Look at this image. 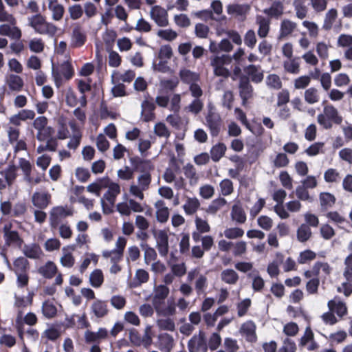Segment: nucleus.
I'll return each instance as SVG.
<instances>
[{
  "instance_id": "f257e3e1",
  "label": "nucleus",
  "mask_w": 352,
  "mask_h": 352,
  "mask_svg": "<svg viewBox=\"0 0 352 352\" xmlns=\"http://www.w3.org/2000/svg\"><path fill=\"white\" fill-rule=\"evenodd\" d=\"M28 25L39 34H47L53 36L57 32V27L47 22L41 14H36L28 18Z\"/></svg>"
},
{
  "instance_id": "f03ea898",
  "label": "nucleus",
  "mask_w": 352,
  "mask_h": 352,
  "mask_svg": "<svg viewBox=\"0 0 352 352\" xmlns=\"http://www.w3.org/2000/svg\"><path fill=\"white\" fill-rule=\"evenodd\" d=\"M151 183V175L149 173H143L138 175L135 182H133L129 189L131 196L142 201L144 199V192L148 190Z\"/></svg>"
},
{
  "instance_id": "7ed1b4c3",
  "label": "nucleus",
  "mask_w": 352,
  "mask_h": 352,
  "mask_svg": "<svg viewBox=\"0 0 352 352\" xmlns=\"http://www.w3.org/2000/svg\"><path fill=\"white\" fill-rule=\"evenodd\" d=\"M210 60L214 76L227 78L231 75L230 71L226 67L232 63L230 55L226 54L214 55L210 57Z\"/></svg>"
},
{
  "instance_id": "20e7f679",
  "label": "nucleus",
  "mask_w": 352,
  "mask_h": 352,
  "mask_svg": "<svg viewBox=\"0 0 352 352\" xmlns=\"http://www.w3.org/2000/svg\"><path fill=\"white\" fill-rule=\"evenodd\" d=\"M206 125L210 130V135L212 137H216L219 135L222 125V119L212 104L208 105Z\"/></svg>"
},
{
  "instance_id": "39448f33",
  "label": "nucleus",
  "mask_w": 352,
  "mask_h": 352,
  "mask_svg": "<svg viewBox=\"0 0 352 352\" xmlns=\"http://www.w3.org/2000/svg\"><path fill=\"white\" fill-rule=\"evenodd\" d=\"M52 78L55 85L60 87L63 80H69L74 75L72 67L68 62L65 61L57 67H52Z\"/></svg>"
},
{
  "instance_id": "423d86ee",
  "label": "nucleus",
  "mask_w": 352,
  "mask_h": 352,
  "mask_svg": "<svg viewBox=\"0 0 352 352\" xmlns=\"http://www.w3.org/2000/svg\"><path fill=\"white\" fill-rule=\"evenodd\" d=\"M129 340L130 342L136 346H144L146 349L148 348L153 342L152 337L151 335V329L147 327L145 329L143 336L135 329L133 328L129 331Z\"/></svg>"
},
{
  "instance_id": "0eeeda50",
  "label": "nucleus",
  "mask_w": 352,
  "mask_h": 352,
  "mask_svg": "<svg viewBox=\"0 0 352 352\" xmlns=\"http://www.w3.org/2000/svg\"><path fill=\"white\" fill-rule=\"evenodd\" d=\"M189 352H207L208 344L205 333L200 330L198 335H194L188 342Z\"/></svg>"
},
{
  "instance_id": "6e6552de",
  "label": "nucleus",
  "mask_w": 352,
  "mask_h": 352,
  "mask_svg": "<svg viewBox=\"0 0 352 352\" xmlns=\"http://www.w3.org/2000/svg\"><path fill=\"white\" fill-rule=\"evenodd\" d=\"M149 15L159 27H166L169 25L168 12L160 6H153L150 10Z\"/></svg>"
},
{
  "instance_id": "1a4fd4ad",
  "label": "nucleus",
  "mask_w": 352,
  "mask_h": 352,
  "mask_svg": "<svg viewBox=\"0 0 352 352\" xmlns=\"http://www.w3.org/2000/svg\"><path fill=\"white\" fill-rule=\"evenodd\" d=\"M170 290L164 285H160L155 287L154 296L152 298L153 306L157 311H159L165 299L168 297Z\"/></svg>"
},
{
  "instance_id": "9d476101",
  "label": "nucleus",
  "mask_w": 352,
  "mask_h": 352,
  "mask_svg": "<svg viewBox=\"0 0 352 352\" xmlns=\"http://www.w3.org/2000/svg\"><path fill=\"white\" fill-rule=\"evenodd\" d=\"M12 224L9 223L3 227V236L6 244L8 246L16 245L19 248H21L23 240L20 237L17 231L11 230Z\"/></svg>"
},
{
  "instance_id": "9b49d317",
  "label": "nucleus",
  "mask_w": 352,
  "mask_h": 352,
  "mask_svg": "<svg viewBox=\"0 0 352 352\" xmlns=\"http://www.w3.org/2000/svg\"><path fill=\"white\" fill-rule=\"evenodd\" d=\"M4 81L9 90L14 92L21 91L24 86V82L22 78L12 73H8L5 76Z\"/></svg>"
},
{
  "instance_id": "f8f14e48",
  "label": "nucleus",
  "mask_w": 352,
  "mask_h": 352,
  "mask_svg": "<svg viewBox=\"0 0 352 352\" xmlns=\"http://www.w3.org/2000/svg\"><path fill=\"white\" fill-rule=\"evenodd\" d=\"M74 209L68 206H58L53 207L50 211V217L52 220H58L72 217Z\"/></svg>"
},
{
  "instance_id": "ddd939ff",
  "label": "nucleus",
  "mask_w": 352,
  "mask_h": 352,
  "mask_svg": "<svg viewBox=\"0 0 352 352\" xmlns=\"http://www.w3.org/2000/svg\"><path fill=\"white\" fill-rule=\"evenodd\" d=\"M106 188H108V190L102 199H103L104 201V199L107 200L112 207L116 202V197L120 192V187L118 184L111 182L107 178V186Z\"/></svg>"
},
{
  "instance_id": "4468645a",
  "label": "nucleus",
  "mask_w": 352,
  "mask_h": 352,
  "mask_svg": "<svg viewBox=\"0 0 352 352\" xmlns=\"http://www.w3.org/2000/svg\"><path fill=\"white\" fill-rule=\"evenodd\" d=\"M51 195L44 191H36L32 197L33 205L38 208H46L50 203Z\"/></svg>"
},
{
  "instance_id": "2eb2a0df",
  "label": "nucleus",
  "mask_w": 352,
  "mask_h": 352,
  "mask_svg": "<svg viewBox=\"0 0 352 352\" xmlns=\"http://www.w3.org/2000/svg\"><path fill=\"white\" fill-rule=\"evenodd\" d=\"M256 24L258 26L257 34L261 38L267 36L270 30L271 20L262 15H257L256 16Z\"/></svg>"
},
{
  "instance_id": "dca6fc26",
  "label": "nucleus",
  "mask_w": 352,
  "mask_h": 352,
  "mask_svg": "<svg viewBox=\"0 0 352 352\" xmlns=\"http://www.w3.org/2000/svg\"><path fill=\"white\" fill-rule=\"evenodd\" d=\"M239 95L242 99V105L246 106L248 100L253 96V89L248 79H241L240 80Z\"/></svg>"
},
{
  "instance_id": "f3484780",
  "label": "nucleus",
  "mask_w": 352,
  "mask_h": 352,
  "mask_svg": "<svg viewBox=\"0 0 352 352\" xmlns=\"http://www.w3.org/2000/svg\"><path fill=\"white\" fill-rule=\"evenodd\" d=\"M86 41V35L81 26L76 24L73 28L71 36V45L74 47H79L84 45Z\"/></svg>"
},
{
  "instance_id": "a211bd4d",
  "label": "nucleus",
  "mask_w": 352,
  "mask_h": 352,
  "mask_svg": "<svg viewBox=\"0 0 352 352\" xmlns=\"http://www.w3.org/2000/svg\"><path fill=\"white\" fill-rule=\"evenodd\" d=\"M308 224H302L297 230V238L300 242H305L309 239L311 236L310 226L317 227L319 221H307Z\"/></svg>"
},
{
  "instance_id": "6ab92c4d",
  "label": "nucleus",
  "mask_w": 352,
  "mask_h": 352,
  "mask_svg": "<svg viewBox=\"0 0 352 352\" xmlns=\"http://www.w3.org/2000/svg\"><path fill=\"white\" fill-rule=\"evenodd\" d=\"M227 12L230 15H232L234 16H243L250 12V6L246 3L244 4H238V3H232L229 4L227 8Z\"/></svg>"
},
{
  "instance_id": "aec40b11",
  "label": "nucleus",
  "mask_w": 352,
  "mask_h": 352,
  "mask_svg": "<svg viewBox=\"0 0 352 352\" xmlns=\"http://www.w3.org/2000/svg\"><path fill=\"white\" fill-rule=\"evenodd\" d=\"M327 306L331 312L336 313L340 318H342L347 314V307L346 304L337 299L336 297L330 300L328 302Z\"/></svg>"
},
{
  "instance_id": "412c9836",
  "label": "nucleus",
  "mask_w": 352,
  "mask_h": 352,
  "mask_svg": "<svg viewBox=\"0 0 352 352\" xmlns=\"http://www.w3.org/2000/svg\"><path fill=\"white\" fill-rule=\"evenodd\" d=\"M297 28V23L289 19H283L280 25L278 38L282 39L290 36Z\"/></svg>"
},
{
  "instance_id": "4be33fe9",
  "label": "nucleus",
  "mask_w": 352,
  "mask_h": 352,
  "mask_svg": "<svg viewBox=\"0 0 352 352\" xmlns=\"http://www.w3.org/2000/svg\"><path fill=\"white\" fill-rule=\"evenodd\" d=\"M174 345L172 336L167 333H160L158 336V348L162 352H170Z\"/></svg>"
},
{
  "instance_id": "5701e85b",
  "label": "nucleus",
  "mask_w": 352,
  "mask_h": 352,
  "mask_svg": "<svg viewBox=\"0 0 352 352\" xmlns=\"http://www.w3.org/2000/svg\"><path fill=\"white\" fill-rule=\"evenodd\" d=\"M21 31L15 25H0V35L7 36L12 38L19 39L21 37Z\"/></svg>"
},
{
  "instance_id": "b1692460",
  "label": "nucleus",
  "mask_w": 352,
  "mask_h": 352,
  "mask_svg": "<svg viewBox=\"0 0 352 352\" xmlns=\"http://www.w3.org/2000/svg\"><path fill=\"white\" fill-rule=\"evenodd\" d=\"M48 8L52 12V17L54 21L62 19L65 9L63 6L58 3V0H48Z\"/></svg>"
},
{
  "instance_id": "393cba45",
  "label": "nucleus",
  "mask_w": 352,
  "mask_h": 352,
  "mask_svg": "<svg viewBox=\"0 0 352 352\" xmlns=\"http://www.w3.org/2000/svg\"><path fill=\"white\" fill-rule=\"evenodd\" d=\"M18 166L14 163H10L8 166L0 172L1 175L5 177L8 182V186H10L14 183L18 175Z\"/></svg>"
},
{
  "instance_id": "a878e982",
  "label": "nucleus",
  "mask_w": 352,
  "mask_h": 352,
  "mask_svg": "<svg viewBox=\"0 0 352 352\" xmlns=\"http://www.w3.org/2000/svg\"><path fill=\"white\" fill-rule=\"evenodd\" d=\"M91 311L99 318H104L109 313L107 302L101 300H97L91 305Z\"/></svg>"
},
{
  "instance_id": "bb28decb",
  "label": "nucleus",
  "mask_w": 352,
  "mask_h": 352,
  "mask_svg": "<svg viewBox=\"0 0 352 352\" xmlns=\"http://www.w3.org/2000/svg\"><path fill=\"white\" fill-rule=\"evenodd\" d=\"M22 251L26 257L32 259L38 258L43 253L41 248L37 243L25 244L23 245Z\"/></svg>"
},
{
  "instance_id": "cd10ccee",
  "label": "nucleus",
  "mask_w": 352,
  "mask_h": 352,
  "mask_svg": "<svg viewBox=\"0 0 352 352\" xmlns=\"http://www.w3.org/2000/svg\"><path fill=\"white\" fill-rule=\"evenodd\" d=\"M107 186V178H101L89 184L87 186V190L89 192L92 193L97 197H100V191L106 188Z\"/></svg>"
},
{
  "instance_id": "c85d7f7f",
  "label": "nucleus",
  "mask_w": 352,
  "mask_h": 352,
  "mask_svg": "<svg viewBox=\"0 0 352 352\" xmlns=\"http://www.w3.org/2000/svg\"><path fill=\"white\" fill-rule=\"evenodd\" d=\"M157 247L161 256H166L168 252V235L164 231L158 233L157 239Z\"/></svg>"
},
{
  "instance_id": "c756f323",
  "label": "nucleus",
  "mask_w": 352,
  "mask_h": 352,
  "mask_svg": "<svg viewBox=\"0 0 352 352\" xmlns=\"http://www.w3.org/2000/svg\"><path fill=\"white\" fill-rule=\"evenodd\" d=\"M292 5L296 18L302 20L307 17L309 9L306 6L305 0H294Z\"/></svg>"
},
{
  "instance_id": "7c9ffc66",
  "label": "nucleus",
  "mask_w": 352,
  "mask_h": 352,
  "mask_svg": "<svg viewBox=\"0 0 352 352\" xmlns=\"http://www.w3.org/2000/svg\"><path fill=\"white\" fill-rule=\"evenodd\" d=\"M323 113L327 116L330 122L336 124H340L342 122V118L339 115L338 111L332 104L324 106Z\"/></svg>"
},
{
  "instance_id": "2f4dec72",
  "label": "nucleus",
  "mask_w": 352,
  "mask_h": 352,
  "mask_svg": "<svg viewBox=\"0 0 352 352\" xmlns=\"http://www.w3.org/2000/svg\"><path fill=\"white\" fill-rule=\"evenodd\" d=\"M199 207L200 202L197 197H187L185 203L183 205V209L184 210L185 213L188 215L195 214Z\"/></svg>"
},
{
  "instance_id": "473e14b6",
  "label": "nucleus",
  "mask_w": 352,
  "mask_h": 352,
  "mask_svg": "<svg viewBox=\"0 0 352 352\" xmlns=\"http://www.w3.org/2000/svg\"><path fill=\"white\" fill-rule=\"evenodd\" d=\"M135 76V72L131 69L126 70L123 74H120L118 72L115 71L111 74V82L116 83V80L131 82Z\"/></svg>"
},
{
  "instance_id": "72a5a7b5",
  "label": "nucleus",
  "mask_w": 352,
  "mask_h": 352,
  "mask_svg": "<svg viewBox=\"0 0 352 352\" xmlns=\"http://www.w3.org/2000/svg\"><path fill=\"white\" fill-rule=\"evenodd\" d=\"M38 273L45 278L50 279L57 273L56 265L52 261H47L43 266L39 267Z\"/></svg>"
},
{
  "instance_id": "f704fd0d",
  "label": "nucleus",
  "mask_w": 352,
  "mask_h": 352,
  "mask_svg": "<svg viewBox=\"0 0 352 352\" xmlns=\"http://www.w3.org/2000/svg\"><path fill=\"white\" fill-rule=\"evenodd\" d=\"M30 269V263L27 258L20 256L16 258L13 262V270L14 273H26Z\"/></svg>"
},
{
  "instance_id": "c9c22d12",
  "label": "nucleus",
  "mask_w": 352,
  "mask_h": 352,
  "mask_svg": "<svg viewBox=\"0 0 352 352\" xmlns=\"http://www.w3.org/2000/svg\"><path fill=\"white\" fill-rule=\"evenodd\" d=\"M245 72L250 76L252 80L258 83L263 79V73L260 67L250 65L245 69Z\"/></svg>"
},
{
  "instance_id": "e433bc0d",
  "label": "nucleus",
  "mask_w": 352,
  "mask_h": 352,
  "mask_svg": "<svg viewBox=\"0 0 352 352\" xmlns=\"http://www.w3.org/2000/svg\"><path fill=\"white\" fill-rule=\"evenodd\" d=\"M338 17V10L335 8L329 10L324 16V19L322 25V28L325 30L331 29Z\"/></svg>"
},
{
  "instance_id": "4c0bfd02",
  "label": "nucleus",
  "mask_w": 352,
  "mask_h": 352,
  "mask_svg": "<svg viewBox=\"0 0 352 352\" xmlns=\"http://www.w3.org/2000/svg\"><path fill=\"white\" fill-rule=\"evenodd\" d=\"M226 146L223 143H218L210 149V156L213 162H217L225 155Z\"/></svg>"
},
{
  "instance_id": "58836bf2",
  "label": "nucleus",
  "mask_w": 352,
  "mask_h": 352,
  "mask_svg": "<svg viewBox=\"0 0 352 352\" xmlns=\"http://www.w3.org/2000/svg\"><path fill=\"white\" fill-rule=\"evenodd\" d=\"M156 215L157 220H167L169 217V209L162 200L155 202Z\"/></svg>"
},
{
  "instance_id": "ea45409f",
  "label": "nucleus",
  "mask_w": 352,
  "mask_h": 352,
  "mask_svg": "<svg viewBox=\"0 0 352 352\" xmlns=\"http://www.w3.org/2000/svg\"><path fill=\"white\" fill-rule=\"evenodd\" d=\"M179 76L182 80L187 84L191 85L199 80V75L190 70L184 69L179 72Z\"/></svg>"
},
{
  "instance_id": "a19ab883",
  "label": "nucleus",
  "mask_w": 352,
  "mask_h": 352,
  "mask_svg": "<svg viewBox=\"0 0 352 352\" xmlns=\"http://www.w3.org/2000/svg\"><path fill=\"white\" fill-rule=\"evenodd\" d=\"M42 313L47 318H53L56 316L57 309L54 302L50 300L43 302L42 305Z\"/></svg>"
},
{
  "instance_id": "79ce46f5",
  "label": "nucleus",
  "mask_w": 352,
  "mask_h": 352,
  "mask_svg": "<svg viewBox=\"0 0 352 352\" xmlns=\"http://www.w3.org/2000/svg\"><path fill=\"white\" fill-rule=\"evenodd\" d=\"M263 12L270 17L278 19L283 14V6L280 2H274L270 8L265 9Z\"/></svg>"
},
{
  "instance_id": "37998d69",
  "label": "nucleus",
  "mask_w": 352,
  "mask_h": 352,
  "mask_svg": "<svg viewBox=\"0 0 352 352\" xmlns=\"http://www.w3.org/2000/svg\"><path fill=\"white\" fill-rule=\"evenodd\" d=\"M221 277L222 281L230 285L235 284L239 280L237 273L232 269L224 270L221 274Z\"/></svg>"
},
{
  "instance_id": "c03bdc74",
  "label": "nucleus",
  "mask_w": 352,
  "mask_h": 352,
  "mask_svg": "<svg viewBox=\"0 0 352 352\" xmlns=\"http://www.w3.org/2000/svg\"><path fill=\"white\" fill-rule=\"evenodd\" d=\"M156 35L162 40L168 42L173 41L178 36L177 32L171 28L160 29L157 30Z\"/></svg>"
},
{
  "instance_id": "a18cd8bd",
  "label": "nucleus",
  "mask_w": 352,
  "mask_h": 352,
  "mask_svg": "<svg viewBox=\"0 0 352 352\" xmlns=\"http://www.w3.org/2000/svg\"><path fill=\"white\" fill-rule=\"evenodd\" d=\"M331 47L330 44L324 41L316 43V52L319 58L323 60H327L329 56V51Z\"/></svg>"
},
{
  "instance_id": "49530a36",
  "label": "nucleus",
  "mask_w": 352,
  "mask_h": 352,
  "mask_svg": "<svg viewBox=\"0 0 352 352\" xmlns=\"http://www.w3.org/2000/svg\"><path fill=\"white\" fill-rule=\"evenodd\" d=\"M69 137V132L67 127L66 120L64 117H60L58 120L57 138L65 140Z\"/></svg>"
},
{
  "instance_id": "de8ad7c7",
  "label": "nucleus",
  "mask_w": 352,
  "mask_h": 352,
  "mask_svg": "<svg viewBox=\"0 0 352 352\" xmlns=\"http://www.w3.org/2000/svg\"><path fill=\"white\" fill-rule=\"evenodd\" d=\"M324 179L327 183H338L341 180V175L336 168H328L324 173Z\"/></svg>"
},
{
  "instance_id": "09e8293b",
  "label": "nucleus",
  "mask_w": 352,
  "mask_h": 352,
  "mask_svg": "<svg viewBox=\"0 0 352 352\" xmlns=\"http://www.w3.org/2000/svg\"><path fill=\"white\" fill-rule=\"evenodd\" d=\"M224 33L232 41L237 45H241L242 44V38L239 33L234 30H218L217 34L221 36Z\"/></svg>"
},
{
  "instance_id": "8fccbe9b",
  "label": "nucleus",
  "mask_w": 352,
  "mask_h": 352,
  "mask_svg": "<svg viewBox=\"0 0 352 352\" xmlns=\"http://www.w3.org/2000/svg\"><path fill=\"white\" fill-rule=\"evenodd\" d=\"M324 143L321 142H315L307 147L305 153L310 157L316 156L320 153H324Z\"/></svg>"
},
{
  "instance_id": "3c124183",
  "label": "nucleus",
  "mask_w": 352,
  "mask_h": 352,
  "mask_svg": "<svg viewBox=\"0 0 352 352\" xmlns=\"http://www.w3.org/2000/svg\"><path fill=\"white\" fill-rule=\"evenodd\" d=\"M184 173L189 179L190 184H195L197 183L199 177L195 168L190 164H187L184 167Z\"/></svg>"
},
{
  "instance_id": "603ef678",
  "label": "nucleus",
  "mask_w": 352,
  "mask_h": 352,
  "mask_svg": "<svg viewBox=\"0 0 352 352\" xmlns=\"http://www.w3.org/2000/svg\"><path fill=\"white\" fill-rule=\"evenodd\" d=\"M305 100L309 104H314L319 101L318 90L315 87L307 89L304 94Z\"/></svg>"
},
{
  "instance_id": "864d4df0",
  "label": "nucleus",
  "mask_w": 352,
  "mask_h": 352,
  "mask_svg": "<svg viewBox=\"0 0 352 352\" xmlns=\"http://www.w3.org/2000/svg\"><path fill=\"white\" fill-rule=\"evenodd\" d=\"M302 25L304 28H305L310 37L316 38L319 35V26L318 25L311 21L305 20L302 21Z\"/></svg>"
},
{
  "instance_id": "5fc2aeb1",
  "label": "nucleus",
  "mask_w": 352,
  "mask_h": 352,
  "mask_svg": "<svg viewBox=\"0 0 352 352\" xmlns=\"http://www.w3.org/2000/svg\"><path fill=\"white\" fill-rule=\"evenodd\" d=\"M30 50L34 53H41L45 48V43L41 38H33L28 43Z\"/></svg>"
},
{
  "instance_id": "6e6d98bb",
  "label": "nucleus",
  "mask_w": 352,
  "mask_h": 352,
  "mask_svg": "<svg viewBox=\"0 0 352 352\" xmlns=\"http://www.w3.org/2000/svg\"><path fill=\"white\" fill-rule=\"evenodd\" d=\"M283 67L286 72L290 74H296L300 72V65L295 58H288L284 61Z\"/></svg>"
},
{
  "instance_id": "4d7b16f0",
  "label": "nucleus",
  "mask_w": 352,
  "mask_h": 352,
  "mask_svg": "<svg viewBox=\"0 0 352 352\" xmlns=\"http://www.w3.org/2000/svg\"><path fill=\"white\" fill-rule=\"evenodd\" d=\"M273 166L276 168H285L288 166L289 160L284 153H278L272 160Z\"/></svg>"
},
{
  "instance_id": "13d9d810",
  "label": "nucleus",
  "mask_w": 352,
  "mask_h": 352,
  "mask_svg": "<svg viewBox=\"0 0 352 352\" xmlns=\"http://www.w3.org/2000/svg\"><path fill=\"white\" fill-rule=\"evenodd\" d=\"M154 133L160 138L168 139L170 135V131L164 122H157L155 124Z\"/></svg>"
},
{
  "instance_id": "bf43d9fd",
  "label": "nucleus",
  "mask_w": 352,
  "mask_h": 352,
  "mask_svg": "<svg viewBox=\"0 0 352 352\" xmlns=\"http://www.w3.org/2000/svg\"><path fill=\"white\" fill-rule=\"evenodd\" d=\"M142 248L144 250V261L148 265L157 258V253L155 249L148 246L147 243H142Z\"/></svg>"
},
{
  "instance_id": "052dcab7",
  "label": "nucleus",
  "mask_w": 352,
  "mask_h": 352,
  "mask_svg": "<svg viewBox=\"0 0 352 352\" xmlns=\"http://www.w3.org/2000/svg\"><path fill=\"white\" fill-rule=\"evenodd\" d=\"M173 21L179 28H186L191 25L190 18L185 14H177L173 16Z\"/></svg>"
},
{
  "instance_id": "680f3d73",
  "label": "nucleus",
  "mask_w": 352,
  "mask_h": 352,
  "mask_svg": "<svg viewBox=\"0 0 352 352\" xmlns=\"http://www.w3.org/2000/svg\"><path fill=\"white\" fill-rule=\"evenodd\" d=\"M204 108V102L200 98H195L186 107V109L195 115L199 114Z\"/></svg>"
},
{
  "instance_id": "e2e57ef3",
  "label": "nucleus",
  "mask_w": 352,
  "mask_h": 352,
  "mask_svg": "<svg viewBox=\"0 0 352 352\" xmlns=\"http://www.w3.org/2000/svg\"><path fill=\"white\" fill-rule=\"evenodd\" d=\"M0 21L1 22H8L11 25H16V20L12 14L8 13L2 2L0 0Z\"/></svg>"
},
{
  "instance_id": "0e129e2a",
  "label": "nucleus",
  "mask_w": 352,
  "mask_h": 352,
  "mask_svg": "<svg viewBox=\"0 0 352 352\" xmlns=\"http://www.w3.org/2000/svg\"><path fill=\"white\" fill-rule=\"evenodd\" d=\"M19 167L23 171L25 179L30 181V175L32 172V164L28 160L21 157L19 159Z\"/></svg>"
},
{
  "instance_id": "69168bd1",
  "label": "nucleus",
  "mask_w": 352,
  "mask_h": 352,
  "mask_svg": "<svg viewBox=\"0 0 352 352\" xmlns=\"http://www.w3.org/2000/svg\"><path fill=\"white\" fill-rule=\"evenodd\" d=\"M231 215L232 220H245V212L239 202L233 205Z\"/></svg>"
},
{
  "instance_id": "338daca9",
  "label": "nucleus",
  "mask_w": 352,
  "mask_h": 352,
  "mask_svg": "<svg viewBox=\"0 0 352 352\" xmlns=\"http://www.w3.org/2000/svg\"><path fill=\"white\" fill-rule=\"evenodd\" d=\"M320 205L322 207H331L336 202V197L333 195L329 192H321L319 196Z\"/></svg>"
},
{
  "instance_id": "774afa93",
  "label": "nucleus",
  "mask_w": 352,
  "mask_h": 352,
  "mask_svg": "<svg viewBox=\"0 0 352 352\" xmlns=\"http://www.w3.org/2000/svg\"><path fill=\"white\" fill-rule=\"evenodd\" d=\"M104 281L103 274L100 270H95L90 275L91 285L99 287Z\"/></svg>"
}]
</instances>
